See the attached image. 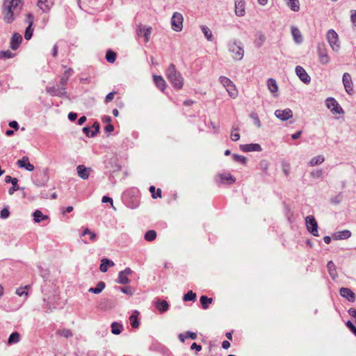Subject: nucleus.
<instances>
[{
  "label": "nucleus",
  "instance_id": "obj_64",
  "mask_svg": "<svg viewBox=\"0 0 356 356\" xmlns=\"http://www.w3.org/2000/svg\"><path fill=\"white\" fill-rule=\"evenodd\" d=\"M33 19H34V17L31 13H29L26 15V22L29 23L28 26H33Z\"/></svg>",
  "mask_w": 356,
  "mask_h": 356
},
{
  "label": "nucleus",
  "instance_id": "obj_56",
  "mask_svg": "<svg viewBox=\"0 0 356 356\" xmlns=\"http://www.w3.org/2000/svg\"><path fill=\"white\" fill-rule=\"evenodd\" d=\"M33 29L32 28V26H28L26 29L25 33H24L25 39L26 40H29L33 36Z\"/></svg>",
  "mask_w": 356,
  "mask_h": 356
},
{
  "label": "nucleus",
  "instance_id": "obj_10",
  "mask_svg": "<svg viewBox=\"0 0 356 356\" xmlns=\"http://www.w3.org/2000/svg\"><path fill=\"white\" fill-rule=\"evenodd\" d=\"M343 84L344 86L346 92L352 95L354 92L353 90V83L352 81L351 76L348 72H345L343 75L342 78Z\"/></svg>",
  "mask_w": 356,
  "mask_h": 356
},
{
  "label": "nucleus",
  "instance_id": "obj_34",
  "mask_svg": "<svg viewBox=\"0 0 356 356\" xmlns=\"http://www.w3.org/2000/svg\"><path fill=\"white\" fill-rule=\"evenodd\" d=\"M267 86H268V88L270 91V92L274 94L277 92L278 86H277L275 79H272V78L268 79L267 81Z\"/></svg>",
  "mask_w": 356,
  "mask_h": 356
},
{
  "label": "nucleus",
  "instance_id": "obj_4",
  "mask_svg": "<svg viewBox=\"0 0 356 356\" xmlns=\"http://www.w3.org/2000/svg\"><path fill=\"white\" fill-rule=\"evenodd\" d=\"M317 53L319 61L323 65H326L330 62V57L327 54V49L324 42H318L317 44Z\"/></svg>",
  "mask_w": 356,
  "mask_h": 356
},
{
  "label": "nucleus",
  "instance_id": "obj_48",
  "mask_svg": "<svg viewBox=\"0 0 356 356\" xmlns=\"http://www.w3.org/2000/svg\"><path fill=\"white\" fill-rule=\"evenodd\" d=\"M17 182L18 179L17 178H14V181L11 183L13 186L8 189L9 195H13L15 191L19 190Z\"/></svg>",
  "mask_w": 356,
  "mask_h": 356
},
{
  "label": "nucleus",
  "instance_id": "obj_51",
  "mask_svg": "<svg viewBox=\"0 0 356 356\" xmlns=\"http://www.w3.org/2000/svg\"><path fill=\"white\" fill-rule=\"evenodd\" d=\"M239 129L237 127H232V131L231 133V140L233 141H237L240 139V134L238 133H234V131H238Z\"/></svg>",
  "mask_w": 356,
  "mask_h": 356
},
{
  "label": "nucleus",
  "instance_id": "obj_46",
  "mask_svg": "<svg viewBox=\"0 0 356 356\" xmlns=\"http://www.w3.org/2000/svg\"><path fill=\"white\" fill-rule=\"evenodd\" d=\"M197 296L192 291H188L183 297L184 301H195Z\"/></svg>",
  "mask_w": 356,
  "mask_h": 356
},
{
  "label": "nucleus",
  "instance_id": "obj_20",
  "mask_svg": "<svg viewBox=\"0 0 356 356\" xmlns=\"http://www.w3.org/2000/svg\"><path fill=\"white\" fill-rule=\"evenodd\" d=\"M76 171L79 177L83 179H88L90 176V172L91 171L90 168H87L83 165H79L76 167Z\"/></svg>",
  "mask_w": 356,
  "mask_h": 356
},
{
  "label": "nucleus",
  "instance_id": "obj_32",
  "mask_svg": "<svg viewBox=\"0 0 356 356\" xmlns=\"http://www.w3.org/2000/svg\"><path fill=\"white\" fill-rule=\"evenodd\" d=\"M327 268L330 277L335 279L337 277L335 264L332 261H329L327 264Z\"/></svg>",
  "mask_w": 356,
  "mask_h": 356
},
{
  "label": "nucleus",
  "instance_id": "obj_7",
  "mask_svg": "<svg viewBox=\"0 0 356 356\" xmlns=\"http://www.w3.org/2000/svg\"><path fill=\"white\" fill-rule=\"evenodd\" d=\"M8 5V4H6L3 2V20L6 23L10 24L15 19L14 15H17L18 13H17L15 10H13V8L9 7Z\"/></svg>",
  "mask_w": 356,
  "mask_h": 356
},
{
  "label": "nucleus",
  "instance_id": "obj_38",
  "mask_svg": "<svg viewBox=\"0 0 356 356\" xmlns=\"http://www.w3.org/2000/svg\"><path fill=\"white\" fill-rule=\"evenodd\" d=\"M325 160V158L323 155H318L316 156L313 157L310 161L309 165L311 166H314L317 165L321 164Z\"/></svg>",
  "mask_w": 356,
  "mask_h": 356
},
{
  "label": "nucleus",
  "instance_id": "obj_15",
  "mask_svg": "<svg viewBox=\"0 0 356 356\" xmlns=\"http://www.w3.org/2000/svg\"><path fill=\"white\" fill-rule=\"evenodd\" d=\"M17 165L20 168H25L29 172L34 170V165L29 162V157L23 156L22 159H19L17 162Z\"/></svg>",
  "mask_w": 356,
  "mask_h": 356
},
{
  "label": "nucleus",
  "instance_id": "obj_49",
  "mask_svg": "<svg viewBox=\"0 0 356 356\" xmlns=\"http://www.w3.org/2000/svg\"><path fill=\"white\" fill-rule=\"evenodd\" d=\"M232 158H233V159L235 161L238 162V163H240L241 164L245 165L247 163V159L245 156H242V155H238V154H234L232 155Z\"/></svg>",
  "mask_w": 356,
  "mask_h": 356
},
{
  "label": "nucleus",
  "instance_id": "obj_5",
  "mask_svg": "<svg viewBox=\"0 0 356 356\" xmlns=\"http://www.w3.org/2000/svg\"><path fill=\"white\" fill-rule=\"evenodd\" d=\"M305 223L307 230L314 236H318V224L313 216H308L305 218Z\"/></svg>",
  "mask_w": 356,
  "mask_h": 356
},
{
  "label": "nucleus",
  "instance_id": "obj_45",
  "mask_svg": "<svg viewBox=\"0 0 356 356\" xmlns=\"http://www.w3.org/2000/svg\"><path fill=\"white\" fill-rule=\"evenodd\" d=\"M116 56L117 55L114 51L108 50L106 54V59L108 63H113L116 60Z\"/></svg>",
  "mask_w": 356,
  "mask_h": 356
},
{
  "label": "nucleus",
  "instance_id": "obj_41",
  "mask_svg": "<svg viewBox=\"0 0 356 356\" xmlns=\"http://www.w3.org/2000/svg\"><path fill=\"white\" fill-rule=\"evenodd\" d=\"M55 96H58L59 97H65L68 98V95L66 92V89H65V86H59V84L57 85Z\"/></svg>",
  "mask_w": 356,
  "mask_h": 356
},
{
  "label": "nucleus",
  "instance_id": "obj_40",
  "mask_svg": "<svg viewBox=\"0 0 356 356\" xmlns=\"http://www.w3.org/2000/svg\"><path fill=\"white\" fill-rule=\"evenodd\" d=\"M19 339H20L19 334L17 332H14L9 336L8 339V344L17 343L19 341Z\"/></svg>",
  "mask_w": 356,
  "mask_h": 356
},
{
  "label": "nucleus",
  "instance_id": "obj_27",
  "mask_svg": "<svg viewBox=\"0 0 356 356\" xmlns=\"http://www.w3.org/2000/svg\"><path fill=\"white\" fill-rule=\"evenodd\" d=\"M153 79L156 87L161 91H163L166 87V83L163 78L159 75H154Z\"/></svg>",
  "mask_w": 356,
  "mask_h": 356
},
{
  "label": "nucleus",
  "instance_id": "obj_22",
  "mask_svg": "<svg viewBox=\"0 0 356 356\" xmlns=\"http://www.w3.org/2000/svg\"><path fill=\"white\" fill-rule=\"evenodd\" d=\"M74 71L72 68L67 69L60 77L59 86H65L67 84L69 78L72 75Z\"/></svg>",
  "mask_w": 356,
  "mask_h": 356
},
{
  "label": "nucleus",
  "instance_id": "obj_59",
  "mask_svg": "<svg viewBox=\"0 0 356 356\" xmlns=\"http://www.w3.org/2000/svg\"><path fill=\"white\" fill-rule=\"evenodd\" d=\"M259 169H261L263 172H266L268 168V163L266 160H262L259 162Z\"/></svg>",
  "mask_w": 356,
  "mask_h": 356
},
{
  "label": "nucleus",
  "instance_id": "obj_58",
  "mask_svg": "<svg viewBox=\"0 0 356 356\" xmlns=\"http://www.w3.org/2000/svg\"><path fill=\"white\" fill-rule=\"evenodd\" d=\"M26 289H27V286H26L24 288L23 287H19V288L16 289L15 293L17 295H18L19 296H22L24 295H25L26 296H28V292L26 291Z\"/></svg>",
  "mask_w": 356,
  "mask_h": 356
},
{
  "label": "nucleus",
  "instance_id": "obj_30",
  "mask_svg": "<svg viewBox=\"0 0 356 356\" xmlns=\"http://www.w3.org/2000/svg\"><path fill=\"white\" fill-rule=\"evenodd\" d=\"M111 327L112 334L115 335L120 334L123 330L122 324L118 322H113L111 323Z\"/></svg>",
  "mask_w": 356,
  "mask_h": 356
},
{
  "label": "nucleus",
  "instance_id": "obj_55",
  "mask_svg": "<svg viewBox=\"0 0 356 356\" xmlns=\"http://www.w3.org/2000/svg\"><path fill=\"white\" fill-rule=\"evenodd\" d=\"M15 54L9 50L1 51L0 57L2 59H8L14 57Z\"/></svg>",
  "mask_w": 356,
  "mask_h": 356
},
{
  "label": "nucleus",
  "instance_id": "obj_33",
  "mask_svg": "<svg viewBox=\"0 0 356 356\" xmlns=\"http://www.w3.org/2000/svg\"><path fill=\"white\" fill-rule=\"evenodd\" d=\"M220 180L222 184H231L235 182L236 179L235 178L232 176L231 174H222L220 175Z\"/></svg>",
  "mask_w": 356,
  "mask_h": 356
},
{
  "label": "nucleus",
  "instance_id": "obj_61",
  "mask_svg": "<svg viewBox=\"0 0 356 356\" xmlns=\"http://www.w3.org/2000/svg\"><path fill=\"white\" fill-rule=\"evenodd\" d=\"M346 325L356 336V327L354 325V324L350 321H348L346 323Z\"/></svg>",
  "mask_w": 356,
  "mask_h": 356
},
{
  "label": "nucleus",
  "instance_id": "obj_44",
  "mask_svg": "<svg viewBox=\"0 0 356 356\" xmlns=\"http://www.w3.org/2000/svg\"><path fill=\"white\" fill-rule=\"evenodd\" d=\"M86 235H89L90 240L92 241H95L97 239V234L88 228H86L81 234L83 236Z\"/></svg>",
  "mask_w": 356,
  "mask_h": 356
},
{
  "label": "nucleus",
  "instance_id": "obj_52",
  "mask_svg": "<svg viewBox=\"0 0 356 356\" xmlns=\"http://www.w3.org/2000/svg\"><path fill=\"white\" fill-rule=\"evenodd\" d=\"M57 334L65 338H69L72 336V333L69 329L58 330Z\"/></svg>",
  "mask_w": 356,
  "mask_h": 356
},
{
  "label": "nucleus",
  "instance_id": "obj_50",
  "mask_svg": "<svg viewBox=\"0 0 356 356\" xmlns=\"http://www.w3.org/2000/svg\"><path fill=\"white\" fill-rule=\"evenodd\" d=\"M219 80L225 88L229 87L233 84V82L229 78L224 76H221Z\"/></svg>",
  "mask_w": 356,
  "mask_h": 356
},
{
  "label": "nucleus",
  "instance_id": "obj_57",
  "mask_svg": "<svg viewBox=\"0 0 356 356\" xmlns=\"http://www.w3.org/2000/svg\"><path fill=\"white\" fill-rule=\"evenodd\" d=\"M310 175L311 177H312L313 178H321L323 177V171L322 169L313 170L312 172H311Z\"/></svg>",
  "mask_w": 356,
  "mask_h": 356
},
{
  "label": "nucleus",
  "instance_id": "obj_62",
  "mask_svg": "<svg viewBox=\"0 0 356 356\" xmlns=\"http://www.w3.org/2000/svg\"><path fill=\"white\" fill-rule=\"evenodd\" d=\"M10 215V211L8 209H3L0 212V217L3 219L7 218Z\"/></svg>",
  "mask_w": 356,
  "mask_h": 356
},
{
  "label": "nucleus",
  "instance_id": "obj_43",
  "mask_svg": "<svg viewBox=\"0 0 356 356\" xmlns=\"http://www.w3.org/2000/svg\"><path fill=\"white\" fill-rule=\"evenodd\" d=\"M156 238V232L154 230L147 231L144 236V238L147 241H153Z\"/></svg>",
  "mask_w": 356,
  "mask_h": 356
},
{
  "label": "nucleus",
  "instance_id": "obj_25",
  "mask_svg": "<svg viewBox=\"0 0 356 356\" xmlns=\"http://www.w3.org/2000/svg\"><path fill=\"white\" fill-rule=\"evenodd\" d=\"M332 236L334 240L347 239L351 236V232L350 231L346 229L335 232Z\"/></svg>",
  "mask_w": 356,
  "mask_h": 356
},
{
  "label": "nucleus",
  "instance_id": "obj_31",
  "mask_svg": "<svg viewBox=\"0 0 356 356\" xmlns=\"http://www.w3.org/2000/svg\"><path fill=\"white\" fill-rule=\"evenodd\" d=\"M105 286V283L102 281H100L97 283L96 287L90 288L88 291L95 294H99L104 289Z\"/></svg>",
  "mask_w": 356,
  "mask_h": 356
},
{
  "label": "nucleus",
  "instance_id": "obj_12",
  "mask_svg": "<svg viewBox=\"0 0 356 356\" xmlns=\"http://www.w3.org/2000/svg\"><path fill=\"white\" fill-rule=\"evenodd\" d=\"M339 294L343 298H346L350 302H354L356 300L355 293L349 288L342 287L339 289Z\"/></svg>",
  "mask_w": 356,
  "mask_h": 356
},
{
  "label": "nucleus",
  "instance_id": "obj_13",
  "mask_svg": "<svg viewBox=\"0 0 356 356\" xmlns=\"http://www.w3.org/2000/svg\"><path fill=\"white\" fill-rule=\"evenodd\" d=\"M275 115L280 120L286 121L292 118L293 112L290 108L277 109L275 111Z\"/></svg>",
  "mask_w": 356,
  "mask_h": 356
},
{
  "label": "nucleus",
  "instance_id": "obj_47",
  "mask_svg": "<svg viewBox=\"0 0 356 356\" xmlns=\"http://www.w3.org/2000/svg\"><path fill=\"white\" fill-rule=\"evenodd\" d=\"M156 188L154 186L149 187V192L152 193V197L154 199L161 197V190L158 188L156 193Z\"/></svg>",
  "mask_w": 356,
  "mask_h": 356
},
{
  "label": "nucleus",
  "instance_id": "obj_24",
  "mask_svg": "<svg viewBox=\"0 0 356 356\" xmlns=\"http://www.w3.org/2000/svg\"><path fill=\"white\" fill-rule=\"evenodd\" d=\"M291 34L296 43L301 44L303 41L300 31L296 26H291Z\"/></svg>",
  "mask_w": 356,
  "mask_h": 356
},
{
  "label": "nucleus",
  "instance_id": "obj_37",
  "mask_svg": "<svg viewBox=\"0 0 356 356\" xmlns=\"http://www.w3.org/2000/svg\"><path fill=\"white\" fill-rule=\"evenodd\" d=\"M213 301V299L211 298H208L206 296H202L200 299V302L202 305V307L204 309H206L209 307V304H211Z\"/></svg>",
  "mask_w": 356,
  "mask_h": 356
},
{
  "label": "nucleus",
  "instance_id": "obj_18",
  "mask_svg": "<svg viewBox=\"0 0 356 356\" xmlns=\"http://www.w3.org/2000/svg\"><path fill=\"white\" fill-rule=\"evenodd\" d=\"M22 41V35L18 33H15L11 39H10V47L13 50H16L19 47L20 44Z\"/></svg>",
  "mask_w": 356,
  "mask_h": 356
},
{
  "label": "nucleus",
  "instance_id": "obj_19",
  "mask_svg": "<svg viewBox=\"0 0 356 356\" xmlns=\"http://www.w3.org/2000/svg\"><path fill=\"white\" fill-rule=\"evenodd\" d=\"M245 3L243 0H235V13L238 17H243L245 14Z\"/></svg>",
  "mask_w": 356,
  "mask_h": 356
},
{
  "label": "nucleus",
  "instance_id": "obj_3",
  "mask_svg": "<svg viewBox=\"0 0 356 356\" xmlns=\"http://www.w3.org/2000/svg\"><path fill=\"white\" fill-rule=\"evenodd\" d=\"M326 39L333 51L338 52L340 50L341 45L339 35L334 29H329L327 31Z\"/></svg>",
  "mask_w": 356,
  "mask_h": 356
},
{
  "label": "nucleus",
  "instance_id": "obj_60",
  "mask_svg": "<svg viewBox=\"0 0 356 356\" xmlns=\"http://www.w3.org/2000/svg\"><path fill=\"white\" fill-rule=\"evenodd\" d=\"M120 291L125 294L132 296L134 293L133 289L131 286L121 287Z\"/></svg>",
  "mask_w": 356,
  "mask_h": 356
},
{
  "label": "nucleus",
  "instance_id": "obj_11",
  "mask_svg": "<svg viewBox=\"0 0 356 356\" xmlns=\"http://www.w3.org/2000/svg\"><path fill=\"white\" fill-rule=\"evenodd\" d=\"M152 33V28L150 26H143L140 24L137 29V33L139 37H143L145 38V42H147L149 40V36Z\"/></svg>",
  "mask_w": 356,
  "mask_h": 356
},
{
  "label": "nucleus",
  "instance_id": "obj_26",
  "mask_svg": "<svg viewBox=\"0 0 356 356\" xmlns=\"http://www.w3.org/2000/svg\"><path fill=\"white\" fill-rule=\"evenodd\" d=\"M115 265L114 262L107 258H103L101 260V264L99 270L102 273H106L108 270V267H112Z\"/></svg>",
  "mask_w": 356,
  "mask_h": 356
},
{
  "label": "nucleus",
  "instance_id": "obj_29",
  "mask_svg": "<svg viewBox=\"0 0 356 356\" xmlns=\"http://www.w3.org/2000/svg\"><path fill=\"white\" fill-rule=\"evenodd\" d=\"M286 6L294 12H298L300 10L299 0H284Z\"/></svg>",
  "mask_w": 356,
  "mask_h": 356
},
{
  "label": "nucleus",
  "instance_id": "obj_1",
  "mask_svg": "<svg viewBox=\"0 0 356 356\" xmlns=\"http://www.w3.org/2000/svg\"><path fill=\"white\" fill-rule=\"evenodd\" d=\"M165 76L168 80L175 89H181L184 85V79L181 74L177 70L173 63L169 65L165 71Z\"/></svg>",
  "mask_w": 356,
  "mask_h": 356
},
{
  "label": "nucleus",
  "instance_id": "obj_21",
  "mask_svg": "<svg viewBox=\"0 0 356 356\" xmlns=\"http://www.w3.org/2000/svg\"><path fill=\"white\" fill-rule=\"evenodd\" d=\"M4 3L8 4V6L15 10L17 13H19L22 6V0H4Z\"/></svg>",
  "mask_w": 356,
  "mask_h": 356
},
{
  "label": "nucleus",
  "instance_id": "obj_17",
  "mask_svg": "<svg viewBox=\"0 0 356 356\" xmlns=\"http://www.w3.org/2000/svg\"><path fill=\"white\" fill-rule=\"evenodd\" d=\"M92 129L88 127H86L83 128V132L88 137H94L97 135V134L99 131V124L97 122H95L93 124Z\"/></svg>",
  "mask_w": 356,
  "mask_h": 356
},
{
  "label": "nucleus",
  "instance_id": "obj_39",
  "mask_svg": "<svg viewBox=\"0 0 356 356\" xmlns=\"http://www.w3.org/2000/svg\"><path fill=\"white\" fill-rule=\"evenodd\" d=\"M265 40H266L265 35L261 32L258 33L256 35V39H255V42H254L255 45L257 47H260L264 43Z\"/></svg>",
  "mask_w": 356,
  "mask_h": 356
},
{
  "label": "nucleus",
  "instance_id": "obj_2",
  "mask_svg": "<svg viewBox=\"0 0 356 356\" xmlns=\"http://www.w3.org/2000/svg\"><path fill=\"white\" fill-rule=\"evenodd\" d=\"M228 49L232 54V57L234 60H242L244 56L243 45L242 42H237L236 40H231L228 43Z\"/></svg>",
  "mask_w": 356,
  "mask_h": 356
},
{
  "label": "nucleus",
  "instance_id": "obj_16",
  "mask_svg": "<svg viewBox=\"0 0 356 356\" xmlns=\"http://www.w3.org/2000/svg\"><path fill=\"white\" fill-rule=\"evenodd\" d=\"M239 147H240V149L244 152H261L262 150L261 145L257 143L241 145Z\"/></svg>",
  "mask_w": 356,
  "mask_h": 356
},
{
  "label": "nucleus",
  "instance_id": "obj_54",
  "mask_svg": "<svg viewBox=\"0 0 356 356\" xmlns=\"http://www.w3.org/2000/svg\"><path fill=\"white\" fill-rule=\"evenodd\" d=\"M250 117L253 120V122L254 124L257 127H261V122H260V120L259 118V116L258 115L254 113V112H252L250 114Z\"/></svg>",
  "mask_w": 356,
  "mask_h": 356
},
{
  "label": "nucleus",
  "instance_id": "obj_42",
  "mask_svg": "<svg viewBox=\"0 0 356 356\" xmlns=\"http://www.w3.org/2000/svg\"><path fill=\"white\" fill-rule=\"evenodd\" d=\"M202 33H204V37L209 40L211 41L213 39V34L211 31L207 26L202 25L200 26Z\"/></svg>",
  "mask_w": 356,
  "mask_h": 356
},
{
  "label": "nucleus",
  "instance_id": "obj_36",
  "mask_svg": "<svg viewBox=\"0 0 356 356\" xmlns=\"http://www.w3.org/2000/svg\"><path fill=\"white\" fill-rule=\"evenodd\" d=\"M33 220L35 222H40L48 218V216L44 215L40 210H36L33 213Z\"/></svg>",
  "mask_w": 356,
  "mask_h": 356
},
{
  "label": "nucleus",
  "instance_id": "obj_8",
  "mask_svg": "<svg viewBox=\"0 0 356 356\" xmlns=\"http://www.w3.org/2000/svg\"><path fill=\"white\" fill-rule=\"evenodd\" d=\"M325 104L332 113L341 114L343 113L342 108L333 97H328L325 101Z\"/></svg>",
  "mask_w": 356,
  "mask_h": 356
},
{
  "label": "nucleus",
  "instance_id": "obj_35",
  "mask_svg": "<svg viewBox=\"0 0 356 356\" xmlns=\"http://www.w3.org/2000/svg\"><path fill=\"white\" fill-rule=\"evenodd\" d=\"M138 312L135 311L129 317L130 324L133 328H138L139 326V320L138 318Z\"/></svg>",
  "mask_w": 356,
  "mask_h": 356
},
{
  "label": "nucleus",
  "instance_id": "obj_14",
  "mask_svg": "<svg viewBox=\"0 0 356 356\" xmlns=\"http://www.w3.org/2000/svg\"><path fill=\"white\" fill-rule=\"evenodd\" d=\"M296 73L297 76L299 77V79L304 83L308 84L310 83L311 78L302 67H301L300 65L296 66Z\"/></svg>",
  "mask_w": 356,
  "mask_h": 356
},
{
  "label": "nucleus",
  "instance_id": "obj_53",
  "mask_svg": "<svg viewBox=\"0 0 356 356\" xmlns=\"http://www.w3.org/2000/svg\"><path fill=\"white\" fill-rule=\"evenodd\" d=\"M226 90L229 95H230V97H235L237 95L238 92L234 83L231 85L229 87H227Z\"/></svg>",
  "mask_w": 356,
  "mask_h": 356
},
{
  "label": "nucleus",
  "instance_id": "obj_63",
  "mask_svg": "<svg viewBox=\"0 0 356 356\" xmlns=\"http://www.w3.org/2000/svg\"><path fill=\"white\" fill-rule=\"evenodd\" d=\"M115 93L116 92L115 91L109 92L105 97V102L108 103L111 102L113 99Z\"/></svg>",
  "mask_w": 356,
  "mask_h": 356
},
{
  "label": "nucleus",
  "instance_id": "obj_28",
  "mask_svg": "<svg viewBox=\"0 0 356 356\" xmlns=\"http://www.w3.org/2000/svg\"><path fill=\"white\" fill-rule=\"evenodd\" d=\"M53 3L49 2L48 0H45L44 2H43L42 0H38L37 6L41 9L43 12H48L51 7L52 6Z\"/></svg>",
  "mask_w": 356,
  "mask_h": 356
},
{
  "label": "nucleus",
  "instance_id": "obj_23",
  "mask_svg": "<svg viewBox=\"0 0 356 356\" xmlns=\"http://www.w3.org/2000/svg\"><path fill=\"white\" fill-rule=\"evenodd\" d=\"M155 307L161 313H163L168 310L169 304L165 300L158 299L155 302Z\"/></svg>",
  "mask_w": 356,
  "mask_h": 356
},
{
  "label": "nucleus",
  "instance_id": "obj_6",
  "mask_svg": "<svg viewBox=\"0 0 356 356\" xmlns=\"http://www.w3.org/2000/svg\"><path fill=\"white\" fill-rule=\"evenodd\" d=\"M183 16L181 13L175 12L171 18L172 29L177 31H181L183 27Z\"/></svg>",
  "mask_w": 356,
  "mask_h": 356
},
{
  "label": "nucleus",
  "instance_id": "obj_9",
  "mask_svg": "<svg viewBox=\"0 0 356 356\" xmlns=\"http://www.w3.org/2000/svg\"><path fill=\"white\" fill-rule=\"evenodd\" d=\"M133 273V270L130 268H126L124 270L120 271L118 273V277L117 282L120 284H126L130 282V280L128 278V275Z\"/></svg>",
  "mask_w": 356,
  "mask_h": 356
}]
</instances>
